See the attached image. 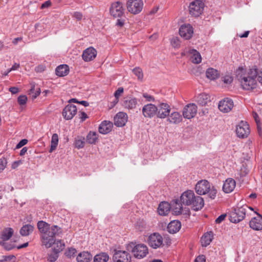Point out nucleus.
<instances>
[{
    "instance_id": "obj_12",
    "label": "nucleus",
    "mask_w": 262,
    "mask_h": 262,
    "mask_svg": "<svg viewBox=\"0 0 262 262\" xmlns=\"http://www.w3.org/2000/svg\"><path fill=\"white\" fill-rule=\"evenodd\" d=\"M197 111V106L194 103L188 104L184 108L183 117L188 119L192 118L195 116Z\"/></svg>"
},
{
    "instance_id": "obj_38",
    "label": "nucleus",
    "mask_w": 262,
    "mask_h": 262,
    "mask_svg": "<svg viewBox=\"0 0 262 262\" xmlns=\"http://www.w3.org/2000/svg\"><path fill=\"white\" fill-rule=\"evenodd\" d=\"M50 227V225L43 221H40L37 223V228L41 235L47 231Z\"/></svg>"
},
{
    "instance_id": "obj_15",
    "label": "nucleus",
    "mask_w": 262,
    "mask_h": 262,
    "mask_svg": "<svg viewBox=\"0 0 262 262\" xmlns=\"http://www.w3.org/2000/svg\"><path fill=\"white\" fill-rule=\"evenodd\" d=\"M77 107L73 104H68L63 109L62 115L66 120H71L77 113Z\"/></svg>"
},
{
    "instance_id": "obj_49",
    "label": "nucleus",
    "mask_w": 262,
    "mask_h": 262,
    "mask_svg": "<svg viewBox=\"0 0 262 262\" xmlns=\"http://www.w3.org/2000/svg\"><path fill=\"white\" fill-rule=\"evenodd\" d=\"M7 164V162L5 158L3 157L0 159V172L5 168Z\"/></svg>"
},
{
    "instance_id": "obj_34",
    "label": "nucleus",
    "mask_w": 262,
    "mask_h": 262,
    "mask_svg": "<svg viewBox=\"0 0 262 262\" xmlns=\"http://www.w3.org/2000/svg\"><path fill=\"white\" fill-rule=\"evenodd\" d=\"M69 71V67L67 64L60 65L56 68L55 70L56 75L60 77L68 75Z\"/></svg>"
},
{
    "instance_id": "obj_3",
    "label": "nucleus",
    "mask_w": 262,
    "mask_h": 262,
    "mask_svg": "<svg viewBox=\"0 0 262 262\" xmlns=\"http://www.w3.org/2000/svg\"><path fill=\"white\" fill-rule=\"evenodd\" d=\"M62 229L57 225L50 226L42 235H40L41 242L46 248H50L55 242V237L62 233Z\"/></svg>"
},
{
    "instance_id": "obj_43",
    "label": "nucleus",
    "mask_w": 262,
    "mask_h": 262,
    "mask_svg": "<svg viewBox=\"0 0 262 262\" xmlns=\"http://www.w3.org/2000/svg\"><path fill=\"white\" fill-rule=\"evenodd\" d=\"M0 245L7 251L11 250L15 247L13 243L7 242L6 241H1Z\"/></svg>"
},
{
    "instance_id": "obj_20",
    "label": "nucleus",
    "mask_w": 262,
    "mask_h": 262,
    "mask_svg": "<svg viewBox=\"0 0 262 262\" xmlns=\"http://www.w3.org/2000/svg\"><path fill=\"white\" fill-rule=\"evenodd\" d=\"M194 196L195 194L192 190L185 191L181 196V202L184 205L187 206L191 205Z\"/></svg>"
},
{
    "instance_id": "obj_29",
    "label": "nucleus",
    "mask_w": 262,
    "mask_h": 262,
    "mask_svg": "<svg viewBox=\"0 0 262 262\" xmlns=\"http://www.w3.org/2000/svg\"><path fill=\"white\" fill-rule=\"evenodd\" d=\"M171 203V208L173 214L176 215L181 214L183 210L182 204L178 200L173 201Z\"/></svg>"
},
{
    "instance_id": "obj_61",
    "label": "nucleus",
    "mask_w": 262,
    "mask_h": 262,
    "mask_svg": "<svg viewBox=\"0 0 262 262\" xmlns=\"http://www.w3.org/2000/svg\"><path fill=\"white\" fill-rule=\"evenodd\" d=\"M253 117H254L255 121L257 125L259 127L260 120L259 119V117H258V115L256 113H253Z\"/></svg>"
},
{
    "instance_id": "obj_56",
    "label": "nucleus",
    "mask_w": 262,
    "mask_h": 262,
    "mask_svg": "<svg viewBox=\"0 0 262 262\" xmlns=\"http://www.w3.org/2000/svg\"><path fill=\"white\" fill-rule=\"evenodd\" d=\"M143 96L144 98L146 99L147 101H154L155 100L154 97L147 93H144L143 94Z\"/></svg>"
},
{
    "instance_id": "obj_26",
    "label": "nucleus",
    "mask_w": 262,
    "mask_h": 262,
    "mask_svg": "<svg viewBox=\"0 0 262 262\" xmlns=\"http://www.w3.org/2000/svg\"><path fill=\"white\" fill-rule=\"evenodd\" d=\"M181 227V222L177 220H174L168 224L167 226V231L170 233H175L179 231Z\"/></svg>"
},
{
    "instance_id": "obj_2",
    "label": "nucleus",
    "mask_w": 262,
    "mask_h": 262,
    "mask_svg": "<svg viewBox=\"0 0 262 262\" xmlns=\"http://www.w3.org/2000/svg\"><path fill=\"white\" fill-rule=\"evenodd\" d=\"M195 190L200 195L208 194V196L212 200L215 199L217 193L215 187L206 180L199 181L195 186Z\"/></svg>"
},
{
    "instance_id": "obj_51",
    "label": "nucleus",
    "mask_w": 262,
    "mask_h": 262,
    "mask_svg": "<svg viewBox=\"0 0 262 262\" xmlns=\"http://www.w3.org/2000/svg\"><path fill=\"white\" fill-rule=\"evenodd\" d=\"M58 257V253H54L53 254H51L48 257V260L50 262H54L55 261Z\"/></svg>"
},
{
    "instance_id": "obj_37",
    "label": "nucleus",
    "mask_w": 262,
    "mask_h": 262,
    "mask_svg": "<svg viewBox=\"0 0 262 262\" xmlns=\"http://www.w3.org/2000/svg\"><path fill=\"white\" fill-rule=\"evenodd\" d=\"M212 237L213 233L212 232L205 233L201 239L202 245L204 247L209 245L212 241Z\"/></svg>"
},
{
    "instance_id": "obj_54",
    "label": "nucleus",
    "mask_w": 262,
    "mask_h": 262,
    "mask_svg": "<svg viewBox=\"0 0 262 262\" xmlns=\"http://www.w3.org/2000/svg\"><path fill=\"white\" fill-rule=\"evenodd\" d=\"M72 16L77 20H80L82 18L83 15L81 12H75L72 14Z\"/></svg>"
},
{
    "instance_id": "obj_41",
    "label": "nucleus",
    "mask_w": 262,
    "mask_h": 262,
    "mask_svg": "<svg viewBox=\"0 0 262 262\" xmlns=\"http://www.w3.org/2000/svg\"><path fill=\"white\" fill-rule=\"evenodd\" d=\"M58 136L57 134H54L52 135V139H51V145L50 149V152H51L53 150H54L58 145Z\"/></svg>"
},
{
    "instance_id": "obj_7",
    "label": "nucleus",
    "mask_w": 262,
    "mask_h": 262,
    "mask_svg": "<svg viewBox=\"0 0 262 262\" xmlns=\"http://www.w3.org/2000/svg\"><path fill=\"white\" fill-rule=\"evenodd\" d=\"M204 7V3L200 0L192 2L189 5V13L194 16H199L203 12Z\"/></svg>"
},
{
    "instance_id": "obj_59",
    "label": "nucleus",
    "mask_w": 262,
    "mask_h": 262,
    "mask_svg": "<svg viewBox=\"0 0 262 262\" xmlns=\"http://www.w3.org/2000/svg\"><path fill=\"white\" fill-rule=\"evenodd\" d=\"M226 214H222L221 215H220L215 220V222L216 223H221L223 221H224L226 217Z\"/></svg>"
},
{
    "instance_id": "obj_23",
    "label": "nucleus",
    "mask_w": 262,
    "mask_h": 262,
    "mask_svg": "<svg viewBox=\"0 0 262 262\" xmlns=\"http://www.w3.org/2000/svg\"><path fill=\"white\" fill-rule=\"evenodd\" d=\"M235 185V180L232 178H228L225 181L223 184V190L225 193H230L234 190Z\"/></svg>"
},
{
    "instance_id": "obj_64",
    "label": "nucleus",
    "mask_w": 262,
    "mask_h": 262,
    "mask_svg": "<svg viewBox=\"0 0 262 262\" xmlns=\"http://www.w3.org/2000/svg\"><path fill=\"white\" fill-rule=\"evenodd\" d=\"M23 39V38L21 37H17V38H14L13 41H12V43L14 44V45H17L18 42V41H21Z\"/></svg>"
},
{
    "instance_id": "obj_13",
    "label": "nucleus",
    "mask_w": 262,
    "mask_h": 262,
    "mask_svg": "<svg viewBox=\"0 0 262 262\" xmlns=\"http://www.w3.org/2000/svg\"><path fill=\"white\" fill-rule=\"evenodd\" d=\"M180 36L185 39H189L193 34V29L190 24L182 25L179 29Z\"/></svg>"
},
{
    "instance_id": "obj_31",
    "label": "nucleus",
    "mask_w": 262,
    "mask_h": 262,
    "mask_svg": "<svg viewBox=\"0 0 262 262\" xmlns=\"http://www.w3.org/2000/svg\"><path fill=\"white\" fill-rule=\"evenodd\" d=\"M92 257V255L90 252L83 251L78 254L76 260L77 262H90Z\"/></svg>"
},
{
    "instance_id": "obj_63",
    "label": "nucleus",
    "mask_w": 262,
    "mask_h": 262,
    "mask_svg": "<svg viewBox=\"0 0 262 262\" xmlns=\"http://www.w3.org/2000/svg\"><path fill=\"white\" fill-rule=\"evenodd\" d=\"M80 118H81V120L82 121H83L84 120H85L87 118H88V116L86 115V114L84 112H81L80 113Z\"/></svg>"
},
{
    "instance_id": "obj_30",
    "label": "nucleus",
    "mask_w": 262,
    "mask_h": 262,
    "mask_svg": "<svg viewBox=\"0 0 262 262\" xmlns=\"http://www.w3.org/2000/svg\"><path fill=\"white\" fill-rule=\"evenodd\" d=\"M167 121L172 124H178L182 120V116L179 112H174L168 116Z\"/></svg>"
},
{
    "instance_id": "obj_8",
    "label": "nucleus",
    "mask_w": 262,
    "mask_h": 262,
    "mask_svg": "<svg viewBox=\"0 0 262 262\" xmlns=\"http://www.w3.org/2000/svg\"><path fill=\"white\" fill-rule=\"evenodd\" d=\"M250 133L249 125L247 122L241 121L236 126V134L240 138H247Z\"/></svg>"
},
{
    "instance_id": "obj_40",
    "label": "nucleus",
    "mask_w": 262,
    "mask_h": 262,
    "mask_svg": "<svg viewBox=\"0 0 262 262\" xmlns=\"http://www.w3.org/2000/svg\"><path fill=\"white\" fill-rule=\"evenodd\" d=\"M55 246L53 249L54 253H59L64 248V244L62 243L61 240H58L56 243L55 242Z\"/></svg>"
},
{
    "instance_id": "obj_6",
    "label": "nucleus",
    "mask_w": 262,
    "mask_h": 262,
    "mask_svg": "<svg viewBox=\"0 0 262 262\" xmlns=\"http://www.w3.org/2000/svg\"><path fill=\"white\" fill-rule=\"evenodd\" d=\"M128 11L134 14L140 12L143 7L142 0H128L126 4Z\"/></svg>"
},
{
    "instance_id": "obj_21",
    "label": "nucleus",
    "mask_w": 262,
    "mask_h": 262,
    "mask_svg": "<svg viewBox=\"0 0 262 262\" xmlns=\"http://www.w3.org/2000/svg\"><path fill=\"white\" fill-rule=\"evenodd\" d=\"M96 55V50L93 47H90L84 50L82 57L84 61L88 62L93 60Z\"/></svg>"
},
{
    "instance_id": "obj_60",
    "label": "nucleus",
    "mask_w": 262,
    "mask_h": 262,
    "mask_svg": "<svg viewBox=\"0 0 262 262\" xmlns=\"http://www.w3.org/2000/svg\"><path fill=\"white\" fill-rule=\"evenodd\" d=\"M21 164H22V161L21 160L14 161L12 163L11 167L12 169H15Z\"/></svg>"
},
{
    "instance_id": "obj_24",
    "label": "nucleus",
    "mask_w": 262,
    "mask_h": 262,
    "mask_svg": "<svg viewBox=\"0 0 262 262\" xmlns=\"http://www.w3.org/2000/svg\"><path fill=\"white\" fill-rule=\"evenodd\" d=\"M138 104V100L136 98L127 97L123 102V106L127 109H134Z\"/></svg>"
},
{
    "instance_id": "obj_19",
    "label": "nucleus",
    "mask_w": 262,
    "mask_h": 262,
    "mask_svg": "<svg viewBox=\"0 0 262 262\" xmlns=\"http://www.w3.org/2000/svg\"><path fill=\"white\" fill-rule=\"evenodd\" d=\"M257 216L251 219L249 222L250 227L255 230H262V216L255 212Z\"/></svg>"
},
{
    "instance_id": "obj_14",
    "label": "nucleus",
    "mask_w": 262,
    "mask_h": 262,
    "mask_svg": "<svg viewBox=\"0 0 262 262\" xmlns=\"http://www.w3.org/2000/svg\"><path fill=\"white\" fill-rule=\"evenodd\" d=\"M142 111L145 117L151 118L157 116V108L155 105L149 103L143 107Z\"/></svg>"
},
{
    "instance_id": "obj_53",
    "label": "nucleus",
    "mask_w": 262,
    "mask_h": 262,
    "mask_svg": "<svg viewBox=\"0 0 262 262\" xmlns=\"http://www.w3.org/2000/svg\"><path fill=\"white\" fill-rule=\"evenodd\" d=\"M171 42L172 45L175 48H178L180 45L179 39L177 37L173 38Z\"/></svg>"
},
{
    "instance_id": "obj_33",
    "label": "nucleus",
    "mask_w": 262,
    "mask_h": 262,
    "mask_svg": "<svg viewBox=\"0 0 262 262\" xmlns=\"http://www.w3.org/2000/svg\"><path fill=\"white\" fill-rule=\"evenodd\" d=\"M13 229L11 228H5L1 233V238L2 241H8L13 234Z\"/></svg>"
},
{
    "instance_id": "obj_9",
    "label": "nucleus",
    "mask_w": 262,
    "mask_h": 262,
    "mask_svg": "<svg viewBox=\"0 0 262 262\" xmlns=\"http://www.w3.org/2000/svg\"><path fill=\"white\" fill-rule=\"evenodd\" d=\"M113 259L114 262H130L131 256L125 251L115 250Z\"/></svg>"
},
{
    "instance_id": "obj_58",
    "label": "nucleus",
    "mask_w": 262,
    "mask_h": 262,
    "mask_svg": "<svg viewBox=\"0 0 262 262\" xmlns=\"http://www.w3.org/2000/svg\"><path fill=\"white\" fill-rule=\"evenodd\" d=\"M205 256L203 255H202L198 256L195 258L194 262H205Z\"/></svg>"
},
{
    "instance_id": "obj_47",
    "label": "nucleus",
    "mask_w": 262,
    "mask_h": 262,
    "mask_svg": "<svg viewBox=\"0 0 262 262\" xmlns=\"http://www.w3.org/2000/svg\"><path fill=\"white\" fill-rule=\"evenodd\" d=\"M75 144L76 147L78 149L83 148L85 144L84 138L76 139Z\"/></svg>"
},
{
    "instance_id": "obj_28",
    "label": "nucleus",
    "mask_w": 262,
    "mask_h": 262,
    "mask_svg": "<svg viewBox=\"0 0 262 262\" xmlns=\"http://www.w3.org/2000/svg\"><path fill=\"white\" fill-rule=\"evenodd\" d=\"M192 202L191 205H192L193 209L194 210L201 209L204 205V199L200 196L195 195Z\"/></svg>"
},
{
    "instance_id": "obj_11",
    "label": "nucleus",
    "mask_w": 262,
    "mask_h": 262,
    "mask_svg": "<svg viewBox=\"0 0 262 262\" xmlns=\"http://www.w3.org/2000/svg\"><path fill=\"white\" fill-rule=\"evenodd\" d=\"M157 108V117L161 119H164L169 115L170 112V107L165 103H161L158 106H156Z\"/></svg>"
},
{
    "instance_id": "obj_16",
    "label": "nucleus",
    "mask_w": 262,
    "mask_h": 262,
    "mask_svg": "<svg viewBox=\"0 0 262 262\" xmlns=\"http://www.w3.org/2000/svg\"><path fill=\"white\" fill-rule=\"evenodd\" d=\"M233 107V101L228 98L220 101L218 105L219 110L223 113L230 112Z\"/></svg>"
},
{
    "instance_id": "obj_5",
    "label": "nucleus",
    "mask_w": 262,
    "mask_h": 262,
    "mask_svg": "<svg viewBox=\"0 0 262 262\" xmlns=\"http://www.w3.org/2000/svg\"><path fill=\"white\" fill-rule=\"evenodd\" d=\"M248 206L243 205L234 208L230 213V221L234 223H238L243 220L245 217Z\"/></svg>"
},
{
    "instance_id": "obj_25",
    "label": "nucleus",
    "mask_w": 262,
    "mask_h": 262,
    "mask_svg": "<svg viewBox=\"0 0 262 262\" xmlns=\"http://www.w3.org/2000/svg\"><path fill=\"white\" fill-rule=\"evenodd\" d=\"M112 122L108 121H103L99 127V132L102 134H106L112 130Z\"/></svg>"
},
{
    "instance_id": "obj_45",
    "label": "nucleus",
    "mask_w": 262,
    "mask_h": 262,
    "mask_svg": "<svg viewBox=\"0 0 262 262\" xmlns=\"http://www.w3.org/2000/svg\"><path fill=\"white\" fill-rule=\"evenodd\" d=\"M133 72L134 74L137 76L138 79L140 80H142L143 78V74L142 70L139 67H136L133 70Z\"/></svg>"
},
{
    "instance_id": "obj_39",
    "label": "nucleus",
    "mask_w": 262,
    "mask_h": 262,
    "mask_svg": "<svg viewBox=\"0 0 262 262\" xmlns=\"http://www.w3.org/2000/svg\"><path fill=\"white\" fill-rule=\"evenodd\" d=\"M109 259V256L105 253H102L97 254L94 258V262H107Z\"/></svg>"
},
{
    "instance_id": "obj_52",
    "label": "nucleus",
    "mask_w": 262,
    "mask_h": 262,
    "mask_svg": "<svg viewBox=\"0 0 262 262\" xmlns=\"http://www.w3.org/2000/svg\"><path fill=\"white\" fill-rule=\"evenodd\" d=\"M18 102L20 105H24L27 101V97L25 95H21L18 97Z\"/></svg>"
},
{
    "instance_id": "obj_27",
    "label": "nucleus",
    "mask_w": 262,
    "mask_h": 262,
    "mask_svg": "<svg viewBox=\"0 0 262 262\" xmlns=\"http://www.w3.org/2000/svg\"><path fill=\"white\" fill-rule=\"evenodd\" d=\"M170 209V204L167 202H163L159 204L158 212L160 215L164 216L168 214Z\"/></svg>"
},
{
    "instance_id": "obj_57",
    "label": "nucleus",
    "mask_w": 262,
    "mask_h": 262,
    "mask_svg": "<svg viewBox=\"0 0 262 262\" xmlns=\"http://www.w3.org/2000/svg\"><path fill=\"white\" fill-rule=\"evenodd\" d=\"M51 5V2L50 1H47L45 2H44L43 4H42L40 8L41 9L47 8L49 7Z\"/></svg>"
},
{
    "instance_id": "obj_62",
    "label": "nucleus",
    "mask_w": 262,
    "mask_h": 262,
    "mask_svg": "<svg viewBox=\"0 0 262 262\" xmlns=\"http://www.w3.org/2000/svg\"><path fill=\"white\" fill-rule=\"evenodd\" d=\"M9 91L12 94H15L18 92V88L17 87H11L9 88Z\"/></svg>"
},
{
    "instance_id": "obj_22",
    "label": "nucleus",
    "mask_w": 262,
    "mask_h": 262,
    "mask_svg": "<svg viewBox=\"0 0 262 262\" xmlns=\"http://www.w3.org/2000/svg\"><path fill=\"white\" fill-rule=\"evenodd\" d=\"M195 100L198 104L205 106L210 102V96L206 93H201L196 96Z\"/></svg>"
},
{
    "instance_id": "obj_42",
    "label": "nucleus",
    "mask_w": 262,
    "mask_h": 262,
    "mask_svg": "<svg viewBox=\"0 0 262 262\" xmlns=\"http://www.w3.org/2000/svg\"><path fill=\"white\" fill-rule=\"evenodd\" d=\"M97 139V135L96 132H90L86 137V142L90 144H95Z\"/></svg>"
},
{
    "instance_id": "obj_35",
    "label": "nucleus",
    "mask_w": 262,
    "mask_h": 262,
    "mask_svg": "<svg viewBox=\"0 0 262 262\" xmlns=\"http://www.w3.org/2000/svg\"><path fill=\"white\" fill-rule=\"evenodd\" d=\"M189 53L192 55L191 60L193 63L198 64L201 62L202 57L198 51L194 49H191L189 50Z\"/></svg>"
},
{
    "instance_id": "obj_36",
    "label": "nucleus",
    "mask_w": 262,
    "mask_h": 262,
    "mask_svg": "<svg viewBox=\"0 0 262 262\" xmlns=\"http://www.w3.org/2000/svg\"><path fill=\"white\" fill-rule=\"evenodd\" d=\"M206 77L210 80H215L219 77L220 73L217 70L210 68L206 72Z\"/></svg>"
},
{
    "instance_id": "obj_55",
    "label": "nucleus",
    "mask_w": 262,
    "mask_h": 262,
    "mask_svg": "<svg viewBox=\"0 0 262 262\" xmlns=\"http://www.w3.org/2000/svg\"><path fill=\"white\" fill-rule=\"evenodd\" d=\"M28 142V140L27 139H23L19 142V143L16 145V148L18 149L21 147L22 146L26 145Z\"/></svg>"
},
{
    "instance_id": "obj_17",
    "label": "nucleus",
    "mask_w": 262,
    "mask_h": 262,
    "mask_svg": "<svg viewBox=\"0 0 262 262\" xmlns=\"http://www.w3.org/2000/svg\"><path fill=\"white\" fill-rule=\"evenodd\" d=\"M123 10L122 3L118 2L112 5L110 13L114 17H120L123 14Z\"/></svg>"
},
{
    "instance_id": "obj_50",
    "label": "nucleus",
    "mask_w": 262,
    "mask_h": 262,
    "mask_svg": "<svg viewBox=\"0 0 262 262\" xmlns=\"http://www.w3.org/2000/svg\"><path fill=\"white\" fill-rule=\"evenodd\" d=\"M123 88L120 87L119 88L118 90L115 92L114 96L115 97V99H116L117 102H118L119 97L123 93Z\"/></svg>"
},
{
    "instance_id": "obj_18",
    "label": "nucleus",
    "mask_w": 262,
    "mask_h": 262,
    "mask_svg": "<svg viewBox=\"0 0 262 262\" xmlns=\"http://www.w3.org/2000/svg\"><path fill=\"white\" fill-rule=\"evenodd\" d=\"M127 115L123 112H119L114 117V124L118 127L124 126L127 121Z\"/></svg>"
},
{
    "instance_id": "obj_10",
    "label": "nucleus",
    "mask_w": 262,
    "mask_h": 262,
    "mask_svg": "<svg viewBox=\"0 0 262 262\" xmlns=\"http://www.w3.org/2000/svg\"><path fill=\"white\" fill-rule=\"evenodd\" d=\"M163 237L158 233L151 234L149 236L148 244L154 249L160 248L163 245Z\"/></svg>"
},
{
    "instance_id": "obj_44",
    "label": "nucleus",
    "mask_w": 262,
    "mask_h": 262,
    "mask_svg": "<svg viewBox=\"0 0 262 262\" xmlns=\"http://www.w3.org/2000/svg\"><path fill=\"white\" fill-rule=\"evenodd\" d=\"M40 89L39 88H37L35 89V85H32L31 89H30V94H32V98L33 99L36 98L40 93Z\"/></svg>"
},
{
    "instance_id": "obj_1",
    "label": "nucleus",
    "mask_w": 262,
    "mask_h": 262,
    "mask_svg": "<svg viewBox=\"0 0 262 262\" xmlns=\"http://www.w3.org/2000/svg\"><path fill=\"white\" fill-rule=\"evenodd\" d=\"M257 76V81L262 84V71L258 75L256 68L249 69L247 73L243 68H239L236 71L237 78L241 82L243 89L246 90H252L256 87L255 78Z\"/></svg>"
},
{
    "instance_id": "obj_4",
    "label": "nucleus",
    "mask_w": 262,
    "mask_h": 262,
    "mask_svg": "<svg viewBox=\"0 0 262 262\" xmlns=\"http://www.w3.org/2000/svg\"><path fill=\"white\" fill-rule=\"evenodd\" d=\"M126 250L132 252L135 257L143 258L148 253L147 247L143 244H137L136 242H130L126 246Z\"/></svg>"
},
{
    "instance_id": "obj_48",
    "label": "nucleus",
    "mask_w": 262,
    "mask_h": 262,
    "mask_svg": "<svg viewBox=\"0 0 262 262\" xmlns=\"http://www.w3.org/2000/svg\"><path fill=\"white\" fill-rule=\"evenodd\" d=\"M222 80L224 83L229 84L232 83L233 78L231 76L226 75L222 78Z\"/></svg>"
},
{
    "instance_id": "obj_46",
    "label": "nucleus",
    "mask_w": 262,
    "mask_h": 262,
    "mask_svg": "<svg viewBox=\"0 0 262 262\" xmlns=\"http://www.w3.org/2000/svg\"><path fill=\"white\" fill-rule=\"evenodd\" d=\"M77 251L75 248H69L68 250L65 252V255L70 258L74 257L75 254H76Z\"/></svg>"
},
{
    "instance_id": "obj_32",
    "label": "nucleus",
    "mask_w": 262,
    "mask_h": 262,
    "mask_svg": "<svg viewBox=\"0 0 262 262\" xmlns=\"http://www.w3.org/2000/svg\"><path fill=\"white\" fill-rule=\"evenodd\" d=\"M34 229V226L31 224L24 225L20 229V234L24 236H28L31 234Z\"/></svg>"
}]
</instances>
